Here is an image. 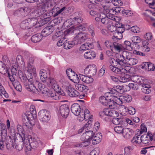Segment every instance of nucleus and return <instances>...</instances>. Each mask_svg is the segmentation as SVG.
<instances>
[{"instance_id":"20","label":"nucleus","mask_w":155,"mask_h":155,"mask_svg":"<svg viewBox=\"0 0 155 155\" xmlns=\"http://www.w3.org/2000/svg\"><path fill=\"white\" fill-rule=\"evenodd\" d=\"M17 62L15 65L18 66L21 69H24L25 67V63L22 57L20 55H18L16 58Z\"/></svg>"},{"instance_id":"60","label":"nucleus","mask_w":155,"mask_h":155,"mask_svg":"<svg viewBox=\"0 0 155 155\" xmlns=\"http://www.w3.org/2000/svg\"><path fill=\"white\" fill-rule=\"evenodd\" d=\"M112 109L110 108H105L103 110V112L102 114H105V115L110 116V114Z\"/></svg>"},{"instance_id":"6","label":"nucleus","mask_w":155,"mask_h":155,"mask_svg":"<svg viewBox=\"0 0 155 155\" xmlns=\"http://www.w3.org/2000/svg\"><path fill=\"white\" fill-rule=\"evenodd\" d=\"M43 87H44L43 88H42L43 86H42L41 88L40 89L43 94H46L48 97H50L53 100H58L60 99L58 94H57L55 90H50L47 87H45L44 86Z\"/></svg>"},{"instance_id":"62","label":"nucleus","mask_w":155,"mask_h":155,"mask_svg":"<svg viewBox=\"0 0 155 155\" xmlns=\"http://www.w3.org/2000/svg\"><path fill=\"white\" fill-rule=\"evenodd\" d=\"M147 131V128L144 124H142L141 126L140 130V134H142L146 133Z\"/></svg>"},{"instance_id":"34","label":"nucleus","mask_w":155,"mask_h":155,"mask_svg":"<svg viewBox=\"0 0 155 155\" xmlns=\"http://www.w3.org/2000/svg\"><path fill=\"white\" fill-rule=\"evenodd\" d=\"M93 47V45L92 44L89 43H86L81 45L79 50L80 51H84L86 50L91 49Z\"/></svg>"},{"instance_id":"42","label":"nucleus","mask_w":155,"mask_h":155,"mask_svg":"<svg viewBox=\"0 0 155 155\" xmlns=\"http://www.w3.org/2000/svg\"><path fill=\"white\" fill-rule=\"evenodd\" d=\"M112 122L115 125H124V123L125 122V121L121 119L117 118H113Z\"/></svg>"},{"instance_id":"57","label":"nucleus","mask_w":155,"mask_h":155,"mask_svg":"<svg viewBox=\"0 0 155 155\" xmlns=\"http://www.w3.org/2000/svg\"><path fill=\"white\" fill-rule=\"evenodd\" d=\"M120 20V18L119 20L118 21L113 20L112 21L113 22V23L112 24H114L116 28L117 27L118 28H119L123 26H125L124 25H122L119 22Z\"/></svg>"},{"instance_id":"27","label":"nucleus","mask_w":155,"mask_h":155,"mask_svg":"<svg viewBox=\"0 0 155 155\" xmlns=\"http://www.w3.org/2000/svg\"><path fill=\"white\" fill-rule=\"evenodd\" d=\"M102 138L101 133H98L92 138V143L93 144H97L100 143Z\"/></svg>"},{"instance_id":"54","label":"nucleus","mask_w":155,"mask_h":155,"mask_svg":"<svg viewBox=\"0 0 155 155\" xmlns=\"http://www.w3.org/2000/svg\"><path fill=\"white\" fill-rule=\"evenodd\" d=\"M126 112L130 115H134L136 112L135 109L132 107L130 106L128 107L125 108Z\"/></svg>"},{"instance_id":"16","label":"nucleus","mask_w":155,"mask_h":155,"mask_svg":"<svg viewBox=\"0 0 155 155\" xmlns=\"http://www.w3.org/2000/svg\"><path fill=\"white\" fill-rule=\"evenodd\" d=\"M74 15L75 17L71 19V25H75L81 23L83 21V19L80 17V15H79V12H75Z\"/></svg>"},{"instance_id":"36","label":"nucleus","mask_w":155,"mask_h":155,"mask_svg":"<svg viewBox=\"0 0 155 155\" xmlns=\"http://www.w3.org/2000/svg\"><path fill=\"white\" fill-rule=\"evenodd\" d=\"M122 56L126 62L131 57H132V53L129 51H124L122 52Z\"/></svg>"},{"instance_id":"61","label":"nucleus","mask_w":155,"mask_h":155,"mask_svg":"<svg viewBox=\"0 0 155 155\" xmlns=\"http://www.w3.org/2000/svg\"><path fill=\"white\" fill-rule=\"evenodd\" d=\"M128 86L130 88L134 90H137L138 89V85L136 84L130 83L128 84Z\"/></svg>"},{"instance_id":"44","label":"nucleus","mask_w":155,"mask_h":155,"mask_svg":"<svg viewBox=\"0 0 155 155\" xmlns=\"http://www.w3.org/2000/svg\"><path fill=\"white\" fill-rule=\"evenodd\" d=\"M20 27L21 28L23 29H28L30 28L27 19L22 21L20 24Z\"/></svg>"},{"instance_id":"43","label":"nucleus","mask_w":155,"mask_h":155,"mask_svg":"<svg viewBox=\"0 0 155 155\" xmlns=\"http://www.w3.org/2000/svg\"><path fill=\"white\" fill-rule=\"evenodd\" d=\"M142 88L141 90L145 94H149L150 91V86L148 84H143L142 85Z\"/></svg>"},{"instance_id":"9","label":"nucleus","mask_w":155,"mask_h":155,"mask_svg":"<svg viewBox=\"0 0 155 155\" xmlns=\"http://www.w3.org/2000/svg\"><path fill=\"white\" fill-rule=\"evenodd\" d=\"M30 8L28 7H21L16 10L14 12L15 15H21L25 16L27 15L31 12Z\"/></svg>"},{"instance_id":"64","label":"nucleus","mask_w":155,"mask_h":155,"mask_svg":"<svg viewBox=\"0 0 155 155\" xmlns=\"http://www.w3.org/2000/svg\"><path fill=\"white\" fill-rule=\"evenodd\" d=\"M90 144V141L86 140L85 141L81 143V147H85L88 146Z\"/></svg>"},{"instance_id":"45","label":"nucleus","mask_w":155,"mask_h":155,"mask_svg":"<svg viewBox=\"0 0 155 155\" xmlns=\"http://www.w3.org/2000/svg\"><path fill=\"white\" fill-rule=\"evenodd\" d=\"M67 74L69 79L71 80L76 74L70 68H68L66 71Z\"/></svg>"},{"instance_id":"12","label":"nucleus","mask_w":155,"mask_h":155,"mask_svg":"<svg viewBox=\"0 0 155 155\" xmlns=\"http://www.w3.org/2000/svg\"><path fill=\"white\" fill-rule=\"evenodd\" d=\"M67 92L68 95L71 97H79L81 99H82L84 97L85 95H80L78 91L74 88L71 87H68L67 90Z\"/></svg>"},{"instance_id":"7","label":"nucleus","mask_w":155,"mask_h":155,"mask_svg":"<svg viewBox=\"0 0 155 155\" xmlns=\"http://www.w3.org/2000/svg\"><path fill=\"white\" fill-rule=\"evenodd\" d=\"M22 121L25 125L29 127L32 126L31 121L33 120L34 117L31 113L30 111H27L25 113H24L22 115Z\"/></svg>"},{"instance_id":"58","label":"nucleus","mask_w":155,"mask_h":155,"mask_svg":"<svg viewBox=\"0 0 155 155\" xmlns=\"http://www.w3.org/2000/svg\"><path fill=\"white\" fill-rule=\"evenodd\" d=\"M111 91V88H110L109 90V91L105 93V97L107 98H108L110 97H114V98L113 99H112L113 103H114V102L115 103V100H114L115 99V97H114L113 94L111 93L110 92Z\"/></svg>"},{"instance_id":"1","label":"nucleus","mask_w":155,"mask_h":155,"mask_svg":"<svg viewBox=\"0 0 155 155\" xmlns=\"http://www.w3.org/2000/svg\"><path fill=\"white\" fill-rule=\"evenodd\" d=\"M106 14L101 13L100 15L101 22L102 24L108 26L113 23V20H119V18L114 15L116 12L114 10L109 8L106 9Z\"/></svg>"},{"instance_id":"51","label":"nucleus","mask_w":155,"mask_h":155,"mask_svg":"<svg viewBox=\"0 0 155 155\" xmlns=\"http://www.w3.org/2000/svg\"><path fill=\"white\" fill-rule=\"evenodd\" d=\"M113 34V36L112 37L113 39H114V38L120 39L122 38L123 37L122 34L116 31L114 32Z\"/></svg>"},{"instance_id":"30","label":"nucleus","mask_w":155,"mask_h":155,"mask_svg":"<svg viewBox=\"0 0 155 155\" xmlns=\"http://www.w3.org/2000/svg\"><path fill=\"white\" fill-rule=\"evenodd\" d=\"M40 78L42 82H45L47 84V80L48 79H51V78H48V74L45 72V71L44 70H42L40 71Z\"/></svg>"},{"instance_id":"26","label":"nucleus","mask_w":155,"mask_h":155,"mask_svg":"<svg viewBox=\"0 0 155 155\" xmlns=\"http://www.w3.org/2000/svg\"><path fill=\"white\" fill-rule=\"evenodd\" d=\"M122 134L124 138L129 139L132 136V130L129 128H124Z\"/></svg>"},{"instance_id":"11","label":"nucleus","mask_w":155,"mask_h":155,"mask_svg":"<svg viewBox=\"0 0 155 155\" xmlns=\"http://www.w3.org/2000/svg\"><path fill=\"white\" fill-rule=\"evenodd\" d=\"M115 103L120 104H122V103L129 102L132 100V98L130 95H126L124 96H120L118 98H116V99H114Z\"/></svg>"},{"instance_id":"24","label":"nucleus","mask_w":155,"mask_h":155,"mask_svg":"<svg viewBox=\"0 0 155 155\" xmlns=\"http://www.w3.org/2000/svg\"><path fill=\"white\" fill-rule=\"evenodd\" d=\"M66 8L65 6L63 7L60 9L59 7L55 6L51 11L52 15L54 17H55L62 12L65 11Z\"/></svg>"},{"instance_id":"50","label":"nucleus","mask_w":155,"mask_h":155,"mask_svg":"<svg viewBox=\"0 0 155 155\" xmlns=\"http://www.w3.org/2000/svg\"><path fill=\"white\" fill-rule=\"evenodd\" d=\"M137 62V60L135 58H132V57L126 62V63H127L131 66L135 65Z\"/></svg>"},{"instance_id":"55","label":"nucleus","mask_w":155,"mask_h":155,"mask_svg":"<svg viewBox=\"0 0 155 155\" xmlns=\"http://www.w3.org/2000/svg\"><path fill=\"white\" fill-rule=\"evenodd\" d=\"M8 75L9 79L12 84L17 80H15V78L16 75L15 73L10 74L9 71L7 73Z\"/></svg>"},{"instance_id":"49","label":"nucleus","mask_w":155,"mask_h":155,"mask_svg":"<svg viewBox=\"0 0 155 155\" xmlns=\"http://www.w3.org/2000/svg\"><path fill=\"white\" fill-rule=\"evenodd\" d=\"M2 95H3L6 98L8 97V94L6 92V91H5L4 87L0 82V95L2 96Z\"/></svg>"},{"instance_id":"5","label":"nucleus","mask_w":155,"mask_h":155,"mask_svg":"<svg viewBox=\"0 0 155 155\" xmlns=\"http://www.w3.org/2000/svg\"><path fill=\"white\" fill-rule=\"evenodd\" d=\"M20 78L21 81L24 83L25 88L28 91L34 92L36 90L35 87L33 84V79L31 78L28 79L26 77L23 76Z\"/></svg>"},{"instance_id":"56","label":"nucleus","mask_w":155,"mask_h":155,"mask_svg":"<svg viewBox=\"0 0 155 155\" xmlns=\"http://www.w3.org/2000/svg\"><path fill=\"white\" fill-rule=\"evenodd\" d=\"M87 28V30L91 34L92 37H94V28L93 25H91L89 26L87 25V26L86 28Z\"/></svg>"},{"instance_id":"25","label":"nucleus","mask_w":155,"mask_h":155,"mask_svg":"<svg viewBox=\"0 0 155 155\" xmlns=\"http://www.w3.org/2000/svg\"><path fill=\"white\" fill-rule=\"evenodd\" d=\"M131 40L132 42L133 45H135L136 47V49H139L140 48V45L138 44L141 41L140 38L137 36H134L131 38Z\"/></svg>"},{"instance_id":"2","label":"nucleus","mask_w":155,"mask_h":155,"mask_svg":"<svg viewBox=\"0 0 155 155\" xmlns=\"http://www.w3.org/2000/svg\"><path fill=\"white\" fill-rule=\"evenodd\" d=\"M109 61L111 65L109 66V68L115 73L119 74H123L130 73V71L131 67L128 66L121 67L120 68L115 67V66H117L116 59L111 58L109 59Z\"/></svg>"},{"instance_id":"18","label":"nucleus","mask_w":155,"mask_h":155,"mask_svg":"<svg viewBox=\"0 0 155 155\" xmlns=\"http://www.w3.org/2000/svg\"><path fill=\"white\" fill-rule=\"evenodd\" d=\"M27 19L31 28L34 26L35 28L39 27L40 26V25L38 22V19L37 18H31Z\"/></svg>"},{"instance_id":"35","label":"nucleus","mask_w":155,"mask_h":155,"mask_svg":"<svg viewBox=\"0 0 155 155\" xmlns=\"http://www.w3.org/2000/svg\"><path fill=\"white\" fill-rule=\"evenodd\" d=\"M9 69L7 67L6 65L2 61H0V73L5 74L9 72Z\"/></svg>"},{"instance_id":"46","label":"nucleus","mask_w":155,"mask_h":155,"mask_svg":"<svg viewBox=\"0 0 155 155\" xmlns=\"http://www.w3.org/2000/svg\"><path fill=\"white\" fill-rule=\"evenodd\" d=\"M116 61L117 66L119 65L121 66L124 65L126 63V61L123 59L122 56L121 55H120V57L117 58L116 59Z\"/></svg>"},{"instance_id":"41","label":"nucleus","mask_w":155,"mask_h":155,"mask_svg":"<svg viewBox=\"0 0 155 155\" xmlns=\"http://www.w3.org/2000/svg\"><path fill=\"white\" fill-rule=\"evenodd\" d=\"M84 56L86 59H92L95 57V54L93 51H87L85 53Z\"/></svg>"},{"instance_id":"59","label":"nucleus","mask_w":155,"mask_h":155,"mask_svg":"<svg viewBox=\"0 0 155 155\" xmlns=\"http://www.w3.org/2000/svg\"><path fill=\"white\" fill-rule=\"evenodd\" d=\"M31 15L33 17V18H36L40 16L37 9L33 11L31 13Z\"/></svg>"},{"instance_id":"17","label":"nucleus","mask_w":155,"mask_h":155,"mask_svg":"<svg viewBox=\"0 0 155 155\" xmlns=\"http://www.w3.org/2000/svg\"><path fill=\"white\" fill-rule=\"evenodd\" d=\"M47 84L49 87H52L53 90H55L56 92L57 91L59 90V87L57 81L53 78L51 79H48L47 80Z\"/></svg>"},{"instance_id":"13","label":"nucleus","mask_w":155,"mask_h":155,"mask_svg":"<svg viewBox=\"0 0 155 155\" xmlns=\"http://www.w3.org/2000/svg\"><path fill=\"white\" fill-rule=\"evenodd\" d=\"M40 120L44 123H47L49 120L50 116L49 112L46 110H41L39 113Z\"/></svg>"},{"instance_id":"28","label":"nucleus","mask_w":155,"mask_h":155,"mask_svg":"<svg viewBox=\"0 0 155 155\" xmlns=\"http://www.w3.org/2000/svg\"><path fill=\"white\" fill-rule=\"evenodd\" d=\"M84 119L86 121L88 120L87 123L90 125V123L91 122V120L92 119V117L93 116L92 115L91 116L89 111L87 109H84Z\"/></svg>"},{"instance_id":"14","label":"nucleus","mask_w":155,"mask_h":155,"mask_svg":"<svg viewBox=\"0 0 155 155\" xmlns=\"http://www.w3.org/2000/svg\"><path fill=\"white\" fill-rule=\"evenodd\" d=\"M97 71L96 66L94 64L88 65L84 69L85 74H89L90 76H93L95 74Z\"/></svg>"},{"instance_id":"22","label":"nucleus","mask_w":155,"mask_h":155,"mask_svg":"<svg viewBox=\"0 0 155 155\" xmlns=\"http://www.w3.org/2000/svg\"><path fill=\"white\" fill-rule=\"evenodd\" d=\"M32 63V62H30L29 61L28 64L27 71L32 77H33V75L34 77H35L36 75V69L34 66L31 64Z\"/></svg>"},{"instance_id":"38","label":"nucleus","mask_w":155,"mask_h":155,"mask_svg":"<svg viewBox=\"0 0 155 155\" xmlns=\"http://www.w3.org/2000/svg\"><path fill=\"white\" fill-rule=\"evenodd\" d=\"M113 46L115 50L118 52H120L121 51H122L125 49V48L121 45L116 42L113 43Z\"/></svg>"},{"instance_id":"15","label":"nucleus","mask_w":155,"mask_h":155,"mask_svg":"<svg viewBox=\"0 0 155 155\" xmlns=\"http://www.w3.org/2000/svg\"><path fill=\"white\" fill-rule=\"evenodd\" d=\"M59 111L61 116L64 118H66L69 112V108L67 104H63L60 106Z\"/></svg>"},{"instance_id":"10","label":"nucleus","mask_w":155,"mask_h":155,"mask_svg":"<svg viewBox=\"0 0 155 155\" xmlns=\"http://www.w3.org/2000/svg\"><path fill=\"white\" fill-rule=\"evenodd\" d=\"M85 26V24H81L75 27H71L64 31V35L66 36L72 34L75 35V34L77 33V30H84Z\"/></svg>"},{"instance_id":"33","label":"nucleus","mask_w":155,"mask_h":155,"mask_svg":"<svg viewBox=\"0 0 155 155\" xmlns=\"http://www.w3.org/2000/svg\"><path fill=\"white\" fill-rule=\"evenodd\" d=\"M45 8L46 5L45 4H42L38 7L37 9L38 10L40 16L46 14L45 13L46 12Z\"/></svg>"},{"instance_id":"39","label":"nucleus","mask_w":155,"mask_h":155,"mask_svg":"<svg viewBox=\"0 0 155 155\" xmlns=\"http://www.w3.org/2000/svg\"><path fill=\"white\" fill-rule=\"evenodd\" d=\"M41 34L38 33L33 35L31 38L32 41L34 43H37L41 41L42 38Z\"/></svg>"},{"instance_id":"47","label":"nucleus","mask_w":155,"mask_h":155,"mask_svg":"<svg viewBox=\"0 0 155 155\" xmlns=\"http://www.w3.org/2000/svg\"><path fill=\"white\" fill-rule=\"evenodd\" d=\"M109 100H111V98H107L104 96H101L99 98L100 102L105 106H106L108 104V102Z\"/></svg>"},{"instance_id":"31","label":"nucleus","mask_w":155,"mask_h":155,"mask_svg":"<svg viewBox=\"0 0 155 155\" xmlns=\"http://www.w3.org/2000/svg\"><path fill=\"white\" fill-rule=\"evenodd\" d=\"M1 130L0 131V136H1L2 140L5 139L7 136V130L5 124L0 123Z\"/></svg>"},{"instance_id":"48","label":"nucleus","mask_w":155,"mask_h":155,"mask_svg":"<svg viewBox=\"0 0 155 155\" xmlns=\"http://www.w3.org/2000/svg\"><path fill=\"white\" fill-rule=\"evenodd\" d=\"M141 140L142 139H141V136H140V135H139L135 136L133 138L131 141L133 143L140 144L142 142Z\"/></svg>"},{"instance_id":"29","label":"nucleus","mask_w":155,"mask_h":155,"mask_svg":"<svg viewBox=\"0 0 155 155\" xmlns=\"http://www.w3.org/2000/svg\"><path fill=\"white\" fill-rule=\"evenodd\" d=\"M75 87L77 90L83 92H85L88 90V87L83 84H76L75 85Z\"/></svg>"},{"instance_id":"4","label":"nucleus","mask_w":155,"mask_h":155,"mask_svg":"<svg viewBox=\"0 0 155 155\" xmlns=\"http://www.w3.org/2000/svg\"><path fill=\"white\" fill-rule=\"evenodd\" d=\"M82 24H85L84 29L80 30L78 29L77 30V33L75 34L76 36L75 37L74 40L76 42L78 43V44H81V43L85 41L88 37L86 33L82 32V31H84L86 30V28L87 26V23H83Z\"/></svg>"},{"instance_id":"19","label":"nucleus","mask_w":155,"mask_h":155,"mask_svg":"<svg viewBox=\"0 0 155 155\" xmlns=\"http://www.w3.org/2000/svg\"><path fill=\"white\" fill-rule=\"evenodd\" d=\"M71 111L75 115H79L81 111L80 106L77 103L74 104L71 106Z\"/></svg>"},{"instance_id":"23","label":"nucleus","mask_w":155,"mask_h":155,"mask_svg":"<svg viewBox=\"0 0 155 155\" xmlns=\"http://www.w3.org/2000/svg\"><path fill=\"white\" fill-rule=\"evenodd\" d=\"M79 75L80 79L86 83L89 84L93 81V79L91 77L92 76L88 77L81 74Z\"/></svg>"},{"instance_id":"3","label":"nucleus","mask_w":155,"mask_h":155,"mask_svg":"<svg viewBox=\"0 0 155 155\" xmlns=\"http://www.w3.org/2000/svg\"><path fill=\"white\" fill-rule=\"evenodd\" d=\"M25 134H21L20 133H18L15 134L14 140L15 145H14L13 140H10L9 142H6V147H15L17 150L19 151L23 149L22 145H19L18 143V142L23 141L25 139Z\"/></svg>"},{"instance_id":"37","label":"nucleus","mask_w":155,"mask_h":155,"mask_svg":"<svg viewBox=\"0 0 155 155\" xmlns=\"http://www.w3.org/2000/svg\"><path fill=\"white\" fill-rule=\"evenodd\" d=\"M78 44V43L76 42L74 40L72 41H68L64 43V47L65 49H68L71 48L74 45Z\"/></svg>"},{"instance_id":"53","label":"nucleus","mask_w":155,"mask_h":155,"mask_svg":"<svg viewBox=\"0 0 155 155\" xmlns=\"http://www.w3.org/2000/svg\"><path fill=\"white\" fill-rule=\"evenodd\" d=\"M130 79H131L135 83H137L138 84H142V83H141V81H140L141 78L139 77L138 76H133L131 77V78H130Z\"/></svg>"},{"instance_id":"8","label":"nucleus","mask_w":155,"mask_h":155,"mask_svg":"<svg viewBox=\"0 0 155 155\" xmlns=\"http://www.w3.org/2000/svg\"><path fill=\"white\" fill-rule=\"evenodd\" d=\"M125 91L124 88L123 86L119 85H115L113 87V88H111L110 91L113 94L115 99L116 98H118L120 96V94H123Z\"/></svg>"},{"instance_id":"40","label":"nucleus","mask_w":155,"mask_h":155,"mask_svg":"<svg viewBox=\"0 0 155 155\" xmlns=\"http://www.w3.org/2000/svg\"><path fill=\"white\" fill-rule=\"evenodd\" d=\"M127 73L125 74H121L122 75H124L123 76H122L120 77L119 79V81L120 82L125 83L129 81L130 79V75L126 74Z\"/></svg>"},{"instance_id":"52","label":"nucleus","mask_w":155,"mask_h":155,"mask_svg":"<svg viewBox=\"0 0 155 155\" xmlns=\"http://www.w3.org/2000/svg\"><path fill=\"white\" fill-rule=\"evenodd\" d=\"M124 125H121V126H117L114 127V130L115 132L117 134L123 133L124 131V128L123 127Z\"/></svg>"},{"instance_id":"21","label":"nucleus","mask_w":155,"mask_h":155,"mask_svg":"<svg viewBox=\"0 0 155 155\" xmlns=\"http://www.w3.org/2000/svg\"><path fill=\"white\" fill-rule=\"evenodd\" d=\"M53 31V28L51 26H47L44 28L41 32L42 37H46L51 34Z\"/></svg>"},{"instance_id":"32","label":"nucleus","mask_w":155,"mask_h":155,"mask_svg":"<svg viewBox=\"0 0 155 155\" xmlns=\"http://www.w3.org/2000/svg\"><path fill=\"white\" fill-rule=\"evenodd\" d=\"M93 131L90 130L88 131H86L82 135V137L84 138V140H89L90 141L92 139V138L93 137Z\"/></svg>"},{"instance_id":"63","label":"nucleus","mask_w":155,"mask_h":155,"mask_svg":"<svg viewBox=\"0 0 155 155\" xmlns=\"http://www.w3.org/2000/svg\"><path fill=\"white\" fill-rule=\"evenodd\" d=\"M71 81L76 84L78 83L79 81V79L78 75L76 74L74 76V77L72 78V79H71Z\"/></svg>"}]
</instances>
